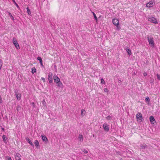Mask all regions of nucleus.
<instances>
[{"instance_id": "nucleus-29", "label": "nucleus", "mask_w": 160, "mask_h": 160, "mask_svg": "<svg viewBox=\"0 0 160 160\" xmlns=\"http://www.w3.org/2000/svg\"><path fill=\"white\" fill-rule=\"evenodd\" d=\"M101 83L102 84H105V82L103 78H101Z\"/></svg>"}, {"instance_id": "nucleus-18", "label": "nucleus", "mask_w": 160, "mask_h": 160, "mask_svg": "<svg viewBox=\"0 0 160 160\" xmlns=\"http://www.w3.org/2000/svg\"><path fill=\"white\" fill-rule=\"evenodd\" d=\"M83 136L82 134H79L78 136V139L80 141H83Z\"/></svg>"}, {"instance_id": "nucleus-30", "label": "nucleus", "mask_w": 160, "mask_h": 160, "mask_svg": "<svg viewBox=\"0 0 160 160\" xmlns=\"http://www.w3.org/2000/svg\"><path fill=\"white\" fill-rule=\"evenodd\" d=\"M106 119L108 120H111L112 119V117L110 115L108 116L106 118Z\"/></svg>"}, {"instance_id": "nucleus-1", "label": "nucleus", "mask_w": 160, "mask_h": 160, "mask_svg": "<svg viewBox=\"0 0 160 160\" xmlns=\"http://www.w3.org/2000/svg\"><path fill=\"white\" fill-rule=\"evenodd\" d=\"M147 40L148 41L149 44L151 47L154 48L155 46L153 38L152 36H148Z\"/></svg>"}, {"instance_id": "nucleus-36", "label": "nucleus", "mask_w": 160, "mask_h": 160, "mask_svg": "<svg viewBox=\"0 0 160 160\" xmlns=\"http://www.w3.org/2000/svg\"><path fill=\"white\" fill-rule=\"evenodd\" d=\"M41 79L43 81V82H45V79L43 77H42L41 78Z\"/></svg>"}, {"instance_id": "nucleus-38", "label": "nucleus", "mask_w": 160, "mask_h": 160, "mask_svg": "<svg viewBox=\"0 0 160 160\" xmlns=\"http://www.w3.org/2000/svg\"><path fill=\"white\" fill-rule=\"evenodd\" d=\"M31 104L32 105L33 108L35 107V105L34 103L33 102H32Z\"/></svg>"}, {"instance_id": "nucleus-31", "label": "nucleus", "mask_w": 160, "mask_h": 160, "mask_svg": "<svg viewBox=\"0 0 160 160\" xmlns=\"http://www.w3.org/2000/svg\"><path fill=\"white\" fill-rule=\"evenodd\" d=\"M156 76L157 79L159 80H160V75H159L158 73H157L156 74Z\"/></svg>"}, {"instance_id": "nucleus-11", "label": "nucleus", "mask_w": 160, "mask_h": 160, "mask_svg": "<svg viewBox=\"0 0 160 160\" xmlns=\"http://www.w3.org/2000/svg\"><path fill=\"white\" fill-rule=\"evenodd\" d=\"M26 141L28 142V143L30 144L31 146H32V147H34V145L32 141L30 140V139H29V138L28 137L26 138Z\"/></svg>"}, {"instance_id": "nucleus-17", "label": "nucleus", "mask_w": 160, "mask_h": 160, "mask_svg": "<svg viewBox=\"0 0 160 160\" xmlns=\"http://www.w3.org/2000/svg\"><path fill=\"white\" fill-rule=\"evenodd\" d=\"M6 12L10 16V17L11 19L12 20H14V18L12 15V14L10 12H8V11H7Z\"/></svg>"}, {"instance_id": "nucleus-19", "label": "nucleus", "mask_w": 160, "mask_h": 160, "mask_svg": "<svg viewBox=\"0 0 160 160\" xmlns=\"http://www.w3.org/2000/svg\"><path fill=\"white\" fill-rule=\"evenodd\" d=\"M17 99L18 100H19L21 99V94H16V95H15Z\"/></svg>"}, {"instance_id": "nucleus-39", "label": "nucleus", "mask_w": 160, "mask_h": 160, "mask_svg": "<svg viewBox=\"0 0 160 160\" xmlns=\"http://www.w3.org/2000/svg\"><path fill=\"white\" fill-rule=\"evenodd\" d=\"M143 74L144 76H146L147 75V73L146 72H144L143 73Z\"/></svg>"}, {"instance_id": "nucleus-37", "label": "nucleus", "mask_w": 160, "mask_h": 160, "mask_svg": "<svg viewBox=\"0 0 160 160\" xmlns=\"http://www.w3.org/2000/svg\"><path fill=\"white\" fill-rule=\"evenodd\" d=\"M58 78V77L57 75H54L53 76V80H54V79H56L57 78Z\"/></svg>"}, {"instance_id": "nucleus-5", "label": "nucleus", "mask_w": 160, "mask_h": 160, "mask_svg": "<svg viewBox=\"0 0 160 160\" xmlns=\"http://www.w3.org/2000/svg\"><path fill=\"white\" fill-rule=\"evenodd\" d=\"M12 42L17 49L18 50L20 49L19 46L18 42L14 38H13Z\"/></svg>"}, {"instance_id": "nucleus-3", "label": "nucleus", "mask_w": 160, "mask_h": 160, "mask_svg": "<svg viewBox=\"0 0 160 160\" xmlns=\"http://www.w3.org/2000/svg\"><path fill=\"white\" fill-rule=\"evenodd\" d=\"M112 22L113 24L117 27V30H119L120 27L118 26L119 23L118 20L117 19L114 18L112 20Z\"/></svg>"}, {"instance_id": "nucleus-15", "label": "nucleus", "mask_w": 160, "mask_h": 160, "mask_svg": "<svg viewBox=\"0 0 160 160\" xmlns=\"http://www.w3.org/2000/svg\"><path fill=\"white\" fill-rule=\"evenodd\" d=\"M34 144L36 148H38L40 147L39 143L38 140H35Z\"/></svg>"}, {"instance_id": "nucleus-6", "label": "nucleus", "mask_w": 160, "mask_h": 160, "mask_svg": "<svg viewBox=\"0 0 160 160\" xmlns=\"http://www.w3.org/2000/svg\"><path fill=\"white\" fill-rule=\"evenodd\" d=\"M48 79L49 82L50 83L52 82V73L51 72H49L48 73Z\"/></svg>"}, {"instance_id": "nucleus-42", "label": "nucleus", "mask_w": 160, "mask_h": 160, "mask_svg": "<svg viewBox=\"0 0 160 160\" xmlns=\"http://www.w3.org/2000/svg\"><path fill=\"white\" fill-rule=\"evenodd\" d=\"M40 64H41V66H42V67H43V64H42V62L40 63Z\"/></svg>"}, {"instance_id": "nucleus-7", "label": "nucleus", "mask_w": 160, "mask_h": 160, "mask_svg": "<svg viewBox=\"0 0 160 160\" xmlns=\"http://www.w3.org/2000/svg\"><path fill=\"white\" fill-rule=\"evenodd\" d=\"M148 20L151 22H153L155 24L158 23L156 19L153 17L148 18Z\"/></svg>"}, {"instance_id": "nucleus-41", "label": "nucleus", "mask_w": 160, "mask_h": 160, "mask_svg": "<svg viewBox=\"0 0 160 160\" xmlns=\"http://www.w3.org/2000/svg\"><path fill=\"white\" fill-rule=\"evenodd\" d=\"M149 82L150 83H152L153 82V80H150Z\"/></svg>"}, {"instance_id": "nucleus-23", "label": "nucleus", "mask_w": 160, "mask_h": 160, "mask_svg": "<svg viewBox=\"0 0 160 160\" xmlns=\"http://www.w3.org/2000/svg\"><path fill=\"white\" fill-rule=\"evenodd\" d=\"M14 92L15 93V95H16V94H20V91L19 90L16 89L15 90Z\"/></svg>"}, {"instance_id": "nucleus-28", "label": "nucleus", "mask_w": 160, "mask_h": 160, "mask_svg": "<svg viewBox=\"0 0 160 160\" xmlns=\"http://www.w3.org/2000/svg\"><path fill=\"white\" fill-rule=\"evenodd\" d=\"M36 71V70L35 68H32V73H34Z\"/></svg>"}, {"instance_id": "nucleus-26", "label": "nucleus", "mask_w": 160, "mask_h": 160, "mask_svg": "<svg viewBox=\"0 0 160 160\" xmlns=\"http://www.w3.org/2000/svg\"><path fill=\"white\" fill-rule=\"evenodd\" d=\"M13 2L14 3L18 8H19V7L18 5L16 3L15 0H12Z\"/></svg>"}, {"instance_id": "nucleus-12", "label": "nucleus", "mask_w": 160, "mask_h": 160, "mask_svg": "<svg viewBox=\"0 0 160 160\" xmlns=\"http://www.w3.org/2000/svg\"><path fill=\"white\" fill-rule=\"evenodd\" d=\"M140 146V148L142 149H144L147 148V145L146 144L144 143L143 144H141Z\"/></svg>"}, {"instance_id": "nucleus-45", "label": "nucleus", "mask_w": 160, "mask_h": 160, "mask_svg": "<svg viewBox=\"0 0 160 160\" xmlns=\"http://www.w3.org/2000/svg\"><path fill=\"white\" fill-rule=\"evenodd\" d=\"M56 67V66H55V67Z\"/></svg>"}, {"instance_id": "nucleus-33", "label": "nucleus", "mask_w": 160, "mask_h": 160, "mask_svg": "<svg viewBox=\"0 0 160 160\" xmlns=\"http://www.w3.org/2000/svg\"><path fill=\"white\" fill-rule=\"evenodd\" d=\"M3 101L2 100V98H1V95H0V104H2V103Z\"/></svg>"}, {"instance_id": "nucleus-43", "label": "nucleus", "mask_w": 160, "mask_h": 160, "mask_svg": "<svg viewBox=\"0 0 160 160\" xmlns=\"http://www.w3.org/2000/svg\"><path fill=\"white\" fill-rule=\"evenodd\" d=\"M2 130L3 131H4V128H2Z\"/></svg>"}, {"instance_id": "nucleus-13", "label": "nucleus", "mask_w": 160, "mask_h": 160, "mask_svg": "<svg viewBox=\"0 0 160 160\" xmlns=\"http://www.w3.org/2000/svg\"><path fill=\"white\" fill-rule=\"evenodd\" d=\"M42 138L44 142L47 143L48 142V139L46 137L45 135H42Z\"/></svg>"}, {"instance_id": "nucleus-44", "label": "nucleus", "mask_w": 160, "mask_h": 160, "mask_svg": "<svg viewBox=\"0 0 160 160\" xmlns=\"http://www.w3.org/2000/svg\"><path fill=\"white\" fill-rule=\"evenodd\" d=\"M43 102H45V100H43Z\"/></svg>"}, {"instance_id": "nucleus-9", "label": "nucleus", "mask_w": 160, "mask_h": 160, "mask_svg": "<svg viewBox=\"0 0 160 160\" xmlns=\"http://www.w3.org/2000/svg\"><path fill=\"white\" fill-rule=\"evenodd\" d=\"M103 127L104 130L108 132L109 131V125L107 123H104L103 125Z\"/></svg>"}, {"instance_id": "nucleus-32", "label": "nucleus", "mask_w": 160, "mask_h": 160, "mask_svg": "<svg viewBox=\"0 0 160 160\" xmlns=\"http://www.w3.org/2000/svg\"><path fill=\"white\" fill-rule=\"evenodd\" d=\"M145 101L149 102H150V98L149 97H147L145 98Z\"/></svg>"}, {"instance_id": "nucleus-4", "label": "nucleus", "mask_w": 160, "mask_h": 160, "mask_svg": "<svg viewBox=\"0 0 160 160\" xmlns=\"http://www.w3.org/2000/svg\"><path fill=\"white\" fill-rule=\"evenodd\" d=\"M136 118L137 121L139 122H142L143 120L142 116V114L140 112H138L136 115Z\"/></svg>"}, {"instance_id": "nucleus-25", "label": "nucleus", "mask_w": 160, "mask_h": 160, "mask_svg": "<svg viewBox=\"0 0 160 160\" xmlns=\"http://www.w3.org/2000/svg\"><path fill=\"white\" fill-rule=\"evenodd\" d=\"M92 12L93 13L95 19L97 21H98V18L95 14L93 12Z\"/></svg>"}, {"instance_id": "nucleus-16", "label": "nucleus", "mask_w": 160, "mask_h": 160, "mask_svg": "<svg viewBox=\"0 0 160 160\" xmlns=\"http://www.w3.org/2000/svg\"><path fill=\"white\" fill-rule=\"evenodd\" d=\"M125 50L127 52L128 54L129 55H131L132 54V53L131 52V50L130 48H126Z\"/></svg>"}, {"instance_id": "nucleus-8", "label": "nucleus", "mask_w": 160, "mask_h": 160, "mask_svg": "<svg viewBox=\"0 0 160 160\" xmlns=\"http://www.w3.org/2000/svg\"><path fill=\"white\" fill-rule=\"evenodd\" d=\"M155 4V2L150 1L146 4V7L147 8H151L153 7Z\"/></svg>"}, {"instance_id": "nucleus-2", "label": "nucleus", "mask_w": 160, "mask_h": 160, "mask_svg": "<svg viewBox=\"0 0 160 160\" xmlns=\"http://www.w3.org/2000/svg\"><path fill=\"white\" fill-rule=\"evenodd\" d=\"M54 82L57 84V86L58 87L61 88H63V85L62 83L60 81V78H58L56 79H54Z\"/></svg>"}, {"instance_id": "nucleus-14", "label": "nucleus", "mask_w": 160, "mask_h": 160, "mask_svg": "<svg viewBox=\"0 0 160 160\" xmlns=\"http://www.w3.org/2000/svg\"><path fill=\"white\" fill-rule=\"evenodd\" d=\"M150 121L151 123L154 124L153 122L155 121V119L152 116H150L149 118Z\"/></svg>"}, {"instance_id": "nucleus-22", "label": "nucleus", "mask_w": 160, "mask_h": 160, "mask_svg": "<svg viewBox=\"0 0 160 160\" xmlns=\"http://www.w3.org/2000/svg\"><path fill=\"white\" fill-rule=\"evenodd\" d=\"M27 12L28 13V14L30 15L31 14V11L30 10L28 7H27Z\"/></svg>"}, {"instance_id": "nucleus-10", "label": "nucleus", "mask_w": 160, "mask_h": 160, "mask_svg": "<svg viewBox=\"0 0 160 160\" xmlns=\"http://www.w3.org/2000/svg\"><path fill=\"white\" fill-rule=\"evenodd\" d=\"M2 138L5 144H7L8 142V138L6 137L4 135H3L2 136Z\"/></svg>"}, {"instance_id": "nucleus-35", "label": "nucleus", "mask_w": 160, "mask_h": 160, "mask_svg": "<svg viewBox=\"0 0 160 160\" xmlns=\"http://www.w3.org/2000/svg\"><path fill=\"white\" fill-rule=\"evenodd\" d=\"M104 91L105 92H108V90L107 88H104Z\"/></svg>"}, {"instance_id": "nucleus-20", "label": "nucleus", "mask_w": 160, "mask_h": 160, "mask_svg": "<svg viewBox=\"0 0 160 160\" xmlns=\"http://www.w3.org/2000/svg\"><path fill=\"white\" fill-rule=\"evenodd\" d=\"M83 112H85L86 111L84 109H82L81 112V115L82 116H84L85 115V113H83Z\"/></svg>"}, {"instance_id": "nucleus-27", "label": "nucleus", "mask_w": 160, "mask_h": 160, "mask_svg": "<svg viewBox=\"0 0 160 160\" xmlns=\"http://www.w3.org/2000/svg\"><path fill=\"white\" fill-rule=\"evenodd\" d=\"M37 59L39 61L40 63L42 62V59L40 57H38Z\"/></svg>"}, {"instance_id": "nucleus-21", "label": "nucleus", "mask_w": 160, "mask_h": 160, "mask_svg": "<svg viewBox=\"0 0 160 160\" xmlns=\"http://www.w3.org/2000/svg\"><path fill=\"white\" fill-rule=\"evenodd\" d=\"M19 154H18V155H16V160H21V158L19 157Z\"/></svg>"}, {"instance_id": "nucleus-40", "label": "nucleus", "mask_w": 160, "mask_h": 160, "mask_svg": "<svg viewBox=\"0 0 160 160\" xmlns=\"http://www.w3.org/2000/svg\"><path fill=\"white\" fill-rule=\"evenodd\" d=\"M6 160H12L11 158L10 157H9Z\"/></svg>"}, {"instance_id": "nucleus-24", "label": "nucleus", "mask_w": 160, "mask_h": 160, "mask_svg": "<svg viewBox=\"0 0 160 160\" xmlns=\"http://www.w3.org/2000/svg\"><path fill=\"white\" fill-rule=\"evenodd\" d=\"M81 151L85 153H87L88 151L86 149L84 148H82L81 149Z\"/></svg>"}, {"instance_id": "nucleus-34", "label": "nucleus", "mask_w": 160, "mask_h": 160, "mask_svg": "<svg viewBox=\"0 0 160 160\" xmlns=\"http://www.w3.org/2000/svg\"><path fill=\"white\" fill-rule=\"evenodd\" d=\"M2 62L1 60H0V70L1 69L2 66Z\"/></svg>"}]
</instances>
